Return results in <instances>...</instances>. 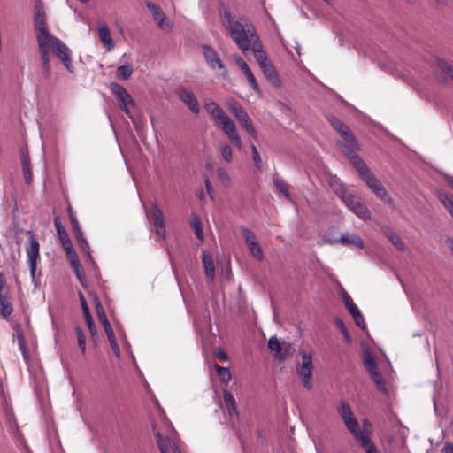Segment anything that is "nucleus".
Instances as JSON below:
<instances>
[{"instance_id": "62", "label": "nucleus", "mask_w": 453, "mask_h": 453, "mask_svg": "<svg viewBox=\"0 0 453 453\" xmlns=\"http://www.w3.org/2000/svg\"><path fill=\"white\" fill-rule=\"evenodd\" d=\"M217 357L219 360L225 362L227 360L228 357H227V354L226 352H224L223 350H219L218 353H217Z\"/></svg>"}, {"instance_id": "60", "label": "nucleus", "mask_w": 453, "mask_h": 453, "mask_svg": "<svg viewBox=\"0 0 453 453\" xmlns=\"http://www.w3.org/2000/svg\"><path fill=\"white\" fill-rule=\"evenodd\" d=\"M42 69L44 77L48 78L50 76V64H43Z\"/></svg>"}, {"instance_id": "28", "label": "nucleus", "mask_w": 453, "mask_h": 453, "mask_svg": "<svg viewBox=\"0 0 453 453\" xmlns=\"http://www.w3.org/2000/svg\"><path fill=\"white\" fill-rule=\"evenodd\" d=\"M21 166L26 183L31 184L33 181V174L31 170L30 158L25 154L22 155Z\"/></svg>"}, {"instance_id": "64", "label": "nucleus", "mask_w": 453, "mask_h": 453, "mask_svg": "<svg viewBox=\"0 0 453 453\" xmlns=\"http://www.w3.org/2000/svg\"><path fill=\"white\" fill-rule=\"evenodd\" d=\"M81 309H82L84 319L87 318V317L92 316L91 313H90L88 305L84 306Z\"/></svg>"}, {"instance_id": "4", "label": "nucleus", "mask_w": 453, "mask_h": 453, "mask_svg": "<svg viewBox=\"0 0 453 453\" xmlns=\"http://www.w3.org/2000/svg\"><path fill=\"white\" fill-rule=\"evenodd\" d=\"M339 197L342 200L345 205L358 218L363 220L370 219L371 213L367 206L361 201V198L348 193L346 190H341L338 193Z\"/></svg>"}, {"instance_id": "37", "label": "nucleus", "mask_w": 453, "mask_h": 453, "mask_svg": "<svg viewBox=\"0 0 453 453\" xmlns=\"http://www.w3.org/2000/svg\"><path fill=\"white\" fill-rule=\"evenodd\" d=\"M386 235L396 249H398L399 250H404V243L398 234L388 231L386 233Z\"/></svg>"}, {"instance_id": "21", "label": "nucleus", "mask_w": 453, "mask_h": 453, "mask_svg": "<svg viewBox=\"0 0 453 453\" xmlns=\"http://www.w3.org/2000/svg\"><path fill=\"white\" fill-rule=\"evenodd\" d=\"M35 29L36 32V40L49 41L53 35L49 32L46 20H35Z\"/></svg>"}, {"instance_id": "31", "label": "nucleus", "mask_w": 453, "mask_h": 453, "mask_svg": "<svg viewBox=\"0 0 453 453\" xmlns=\"http://www.w3.org/2000/svg\"><path fill=\"white\" fill-rule=\"evenodd\" d=\"M273 184H274L275 188H277V190L280 191V193H282L283 196L287 199H290V192L288 190V185L282 178H280L278 176L274 177Z\"/></svg>"}, {"instance_id": "58", "label": "nucleus", "mask_w": 453, "mask_h": 453, "mask_svg": "<svg viewBox=\"0 0 453 453\" xmlns=\"http://www.w3.org/2000/svg\"><path fill=\"white\" fill-rule=\"evenodd\" d=\"M88 330H89V332H90V334H91L92 339H93L94 341H96V340H95V337L96 336V331H97V329H96V326L95 323H94V324H92L91 326H88Z\"/></svg>"}, {"instance_id": "34", "label": "nucleus", "mask_w": 453, "mask_h": 453, "mask_svg": "<svg viewBox=\"0 0 453 453\" xmlns=\"http://www.w3.org/2000/svg\"><path fill=\"white\" fill-rule=\"evenodd\" d=\"M76 336H77V343L78 347L82 355L86 354L87 345H86V334L84 331L80 326L75 327Z\"/></svg>"}, {"instance_id": "14", "label": "nucleus", "mask_w": 453, "mask_h": 453, "mask_svg": "<svg viewBox=\"0 0 453 453\" xmlns=\"http://www.w3.org/2000/svg\"><path fill=\"white\" fill-rule=\"evenodd\" d=\"M179 96L193 113L200 112L199 103L192 91L182 88L180 90Z\"/></svg>"}, {"instance_id": "33", "label": "nucleus", "mask_w": 453, "mask_h": 453, "mask_svg": "<svg viewBox=\"0 0 453 453\" xmlns=\"http://www.w3.org/2000/svg\"><path fill=\"white\" fill-rule=\"evenodd\" d=\"M371 379L375 383L377 388L380 390L381 392H387V388L385 386V380L381 374V372L379 370L373 371L372 372L369 373Z\"/></svg>"}, {"instance_id": "1", "label": "nucleus", "mask_w": 453, "mask_h": 453, "mask_svg": "<svg viewBox=\"0 0 453 453\" xmlns=\"http://www.w3.org/2000/svg\"><path fill=\"white\" fill-rule=\"evenodd\" d=\"M223 25L238 48L245 52L258 42V35L253 24L246 17L234 19L227 9H224Z\"/></svg>"}, {"instance_id": "44", "label": "nucleus", "mask_w": 453, "mask_h": 453, "mask_svg": "<svg viewBox=\"0 0 453 453\" xmlns=\"http://www.w3.org/2000/svg\"><path fill=\"white\" fill-rule=\"evenodd\" d=\"M250 150H251V156H252V161H253L254 165L256 166V168L257 170H261L262 169V160H261V157H260V155H259V152H258L257 147L253 143H250Z\"/></svg>"}, {"instance_id": "39", "label": "nucleus", "mask_w": 453, "mask_h": 453, "mask_svg": "<svg viewBox=\"0 0 453 453\" xmlns=\"http://www.w3.org/2000/svg\"><path fill=\"white\" fill-rule=\"evenodd\" d=\"M191 226L195 231L196 238L203 241V234L202 223H201V220L197 217L194 216L192 218Z\"/></svg>"}, {"instance_id": "63", "label": "nucleus", "mask_w": 453, "mask_h": 453, "mask_svg": "<svg viewBox=\"0 0 453 453\" xmlns=\"http://www.w3.org/2000/svg\"><path fill=\"white\" fill-rule=\"evenodd\" d=\"M441 453H453V443H447Z\"/></svg>"}, {"instance_id": "38", "label": "nucleus", "mask_w": 453, "mask_h": 453, "mask_svg": "<svg viewBox=\"0 0 453 453\" xmlns=\"http://www.w3.org/2000/svg\"><path fill=\"white\" fill-rule=\"evenodd\" d=\"M215 368L222 382L227 383L231 380L232 375L229 368L220 366L218 364L215 365Z\"/></svg>"}, {"instance_id": "30", "label": "nucleus", "mask_w": 453, "mask_h": 453, "mask_svg": "<svg viewBox=\"0 0 453 453\" xmlns=\"http://www.w3.org/2000/svg\"><path fill=\"white\" fill-rule=\"evenodd\" d=\"M250 49L254 53V57L258 65H262V64L270 61L266 52L262 50V46L258 42L256 45H253Z\"/></svg>"}, {"instance_id": "24", "label": "nucleus", "mask_w": 453, "mask_h": 453, "mask_svg": "<svg viewBox=\"0 0 453 453\" xmlns=\"http://www.w3.org/2000/svg\"><path fill=\"white\" fill-rule=\"evenodd\" d=\"M203 265L204 267L206 277L209 278L211 280H213L215 276L213 258L211 255L206 253L205 251L203 252Z\"/></svg>"}, {"instance_id": "16", "label": "nucleus", "mask_w": 453, "mask_h": 453, "mask_svg": "<svg viewBox=\"0 0 453 453\" xmlns=\"http://www.w3.org/2000/svg\"><path fill=\"white\" fill-rule=\"evenodd\" d=\"M5 281L3 273H0V314L3 318L7 319L13 311L12 303L6 296L2 294Z\"/></svg>"}, {"instance_id": "22", "label": "nucleus", "mask_w": 453, "mask_h": 453, "mask_svg": "<svg viewBox=\"0 0 453 453\" xmlns=\"http://www.w3.org/2000/svg\"><path fill=\"white\" fill-rule=\"evenodd\" d=\"M14 337H16L19 348L26 362L29 360V355L26 345V339L22 328L19 326L15 327Z\"/></svg>"}, {"instance_id": "50", "label": "nucleus", "mask_w": 453, "mask_h": 453, "mask_svg": "<svg viewBox=\"0 0 453 453\" xmlns=\"http://www.w3.org/2000/svg\"><path fill=\"white\" fill-rule=\"evenodd\" d=\"M65 250L66 252V256H67L68 259L70 260V264H71L72 267L81 265L79 258L73 250V245L71 246L70 250L67 249Z\"/></svg>"}, {"instance_id": "41", "label": "nucleus", "mask_w": 453, "mask_h": 453, "mask_svg": "<svg viewBox=\"0 0 453 453\" xmlns=\"http://www.w3.org/2000/svg\"><path fill=\"white\" fill-rule=\"evenodd\" d=\"M437 65L438 67L446 74L450 76L451 79H453V65L447 62L445 59L439 58L437 60Z\"/></svg>"}, {"instance_id": "2", "label": "nucleus", "mask_w": 453, "mask_h": 453, "mask_svg": "<svg viewBox=\"0 0 453 453\" xmlns=\"http://www.w3.org/2000/svg\"><path fill=\"white\" fill-rule=\"evenodd\" d=\"M326 119L344 140V142H338V146L342 149L343 154L349 158V162L354 161V157H359L356 152L359 150V144L349 127L334 115H327Z\"/></svg>"}, {"instance_id": "12", "label": "nucleus", "mask_w": 453, "mask_h": 453, "mask_svg": "<svg viewBox=\"0 0 453 453\" xmlns=\"http://www.w3.org/2000/svg\"><path fill=\"white\" fill-rule=\"evenodd\" d=\"M201 48L209 67L211 69L220 70L221 75L225 77L227 74V69L223 61L219 58L216 50L212 47L206 44L202 45Z\"/></svg>"}, {"instance_id": "8", "label": "nucleus", "mask_w": 453, "mask_h": 453, "mask_svg": "<svg viewBox=\"0 0 453 453\" xmlns=\"http://www.w3.org/2000/svg\"><path fill=\"white\" fill-rule=\"evenodd\" d=\"M300 354L302 355V363L297 365L296 372L303 386L307 389H311L312 357L311 353H306L305 351H301Z\"/></svg>"}, {"instance_id": "46", "label": "nucleus", "mask_w": 453, "mask_h": 453, "mask_svg": "<svg viewBox=\"0 0 453 453\" xmlns=\"http://www.w3.org/2000/svg\"><path fill=\"white\" fill-rule=\"evenodd\" d=\"M248 248L252 256L257 260H262L264 258V253L258 242H254V245L248 246Z\"/></svg>"}, {"instance_id": "55", "label": "nucleus", "mask_w": 453, "mask_h": 453, "mask_svg": "<svg viewBox=\"0 0 453 453\" xmlns=\"http://www.w3.org/2000/svg\"><path fill=\"white\" fill-rule=\"evenodd\" d=\"M46 20V14L43 8L36 4L35 7V20Z\"/></svg>"}, {"instance_id": "51", "label": "nucleus", "mask_w": 453, "mask_h": 453, "mask_svg": "<svg viewBox=\"0 0 453 453\" xmlns=\"http://www.w3.org/2000/svg\"><path fill=\"white\" fill-rule=\"evenodd\" d=\"M155 436H156L157 443L160 452L161 453H168L167 442L161 436V434L158 431L155 432Z\"/></svg>"}, {"instance_id": "13", "label": "nucleus", "mask_w": 453, "mask_h": 453, "mask_svg": "<svg viewBox=\"0 0 453 453\" xmlns=\"http://www.w3.org/2000/svg\"><path fill=\"white\" fill-rule=\"evenodd\" d=\"M325 241L330 244L342 243L343 245H353L359 249L364 248V242L357 234L345 233L341 235L340 239L325 238Z\"/></svg>"}, {"instance_id": "59", "label": "nucleus", "mask_w": 453, "mask_h": 453, "mask_svg": "<svg viewBox=\"0 0 453 453\" xmlns=\"http://www.w3.org/2000/svg\"><path fill=\"white\" fill-rule=\"evenodd\" d=\"M78 296H79L81 308L84 306H87L88 305L87 301L85 299L83 293L81 290H78Z\"/></svg>"}, {"instance_id": "6", "label": "nucleus", "mask_w": 453, "mask_h": 453, "mask_svg": "<svg viewBox=\"0 0 453 453\" xmlns=\"http://www.w3.org/2000/svg\"><path fill=\"white\" fill-rule=\"evenodd\" d=\"M50 48L52 49L53 54L61 60L66 70L73 73L74 72L72 64L71 50L58 37L52 36L49 39Z\"/></svg>"}, {"instance_id": "53", "label": "nucleus", "mask_w": 453, "mask_h": 453, "mask_svg": "<svg viewBox=\"0 0 453 453\" xmlns=\"http://www.w3.org/2000/svg\"><path fill=\"white\" fill-rule=\"evenodd\" d=\"M107 338H108V341L110 342V345H111V348L112 351L114 352V354L117 357H119V354H120V349H119V344L117 342L115 334H109V335H107Z\"/></svg>"}, {"instance_id": "48", "label": "nucleus", "mask_w": 453, "mask_h": 453, "mask_svg": "<svg viewBox=\"0 0 453 453\" xmlns=\"http://www.w3.org/2000/svg\"><path fill=\"white\" fill-rule=\"evenodd\" d=\"M282 344L279 342L276 336H272L268 341V348L275 352V355L282 350Z\"/></svg>"}, {"instance_id": "43", "label": "nucleus", "mask_w": 453, "mask_h": 453, "mask_svg": "<svg viewBox=\"0 0 453 453\" xmlns=\"http://www.w3.org/2000/svg\"><path fill=\"white\" fill-rule=\"evenodd\" d=\"M242 235L244 238L247 246L254 245L257 242L255 234L247 227L242 228Z\"/></svg>"}, {"instance_id": "9", "label": "nucleus", "mask_w": 453, "mask_h": 453, "mask_svg": "<svg viewBox=\"0 0 453 453\" xmlns=\"http://www.w3.org/2000/svg\"><path fill=\"white\" fill-rule=\"evenodd\" d=\"M223 132L227 135L228 139L238 150L242 147V142L240 134L237 132L234 122L228 115L223 116L219 121L216 122Z\"/></svg>"}, {"instance_id": "54", "label": "nucleus", "mask_w": 453, "mask_h": 453, "mask_svg": "<svg viewBox=\"0 0 453 453\" xmlns=\"http://www.w3.org/2000/svg\"><path fill=\"white\" fill-rule=\"evenodd\" d=\"M351 315H352V317L355 320V323L357 326H359L361 328L365 327V319H364L362 313L360 312L359 309H357L356 311H354Z\"/></svg>"}, {"instance_id": "36", "label": "nucleus", "mask_w": 453, "mask_h": 453, "mask_svg": "<svg viewBox=\"0 0 453 453\" xmlns=\"http://www.w3.org/2000/svg\"><path fill=\"white\" fill-rule=\"evenodd\" d=\"M68 211H69L70 221H71V225H72V228H73L74 235L75 236L81 235V234H83L82 230L80 226L77 218L75 217V215L72 210V207H70V206L68 207Z\"/></svg>"}, {"instance_id": "27", "label": "nucleus", "mask_w": 453, "mask_h": 453, "mask_svg": "<svg viewBox=\"0 0 453 453\" xmlns=\"http://www.w3.org/2000/svg\"><path fill=\"white\" fill-rule=\"evenodd\" d=\"M224 402L229 415L238 414L236 402L234 395L226 389L223 391Z\"/></svg>"}, {"instance_id": "17", "label": "nucleus", "mask_w": 453, "mask_h": 453, "mask_svg": "<svg viewBox=\"0 0 453 453\" xmlns=\"http://www.w3.org/2000/svg\"><path fill=\"white\" fill-rule=\"evenodd\" d=\"M146 6L150 11L155 20L157 21V24L161 27H171L169 21L162 9L150 1L146 2Z\"/></svg>"}, {"instance_id": "45", "label": "nucleus", "mask_w": 453, "mask_h": 453, "mask_svg": "<svg viewBox=\"0 0 453 453\" xmlns=\"http://www.w3.org/2000/svg\"><path fill=\"white\" fill-rule=\"evenodd\" d=\"M335 325L337 326V327L340 329V331L342 332L345 341L348 342V343H350L351 342V336L350 334H349V331L347 329V326H345L344 322L342 319H339V318H336L335 319Z\"/></svg>"}, {"instance_id": "29", "label": "nucleus", "mask_w": 453, "mask_h": 453, "mask_svg": "<svg viewBox=\"0 0 453 453\" xmlns=\"http://www.w3.org/2000/svg\"><path fill=\"white\" fill-rule=\"evenodd\" d=\"M39 52L41 55L42 65L50 64V43L49 41L39 40L38 42Z\"/></svg>"}, {"instance_id": "20", "label": "nucleus", "mask_w": 453, "mask_h": 453, "mask_svg": "<svg viewBox=\"0 0 453 453\" xmlns=\"http://www.w3.org/2000/svg\"><path fill=\"white\" fill-rule=\"evenodd\" d=\"M204 109L207 113L213 119L215 123L226 115V112L223 111V109L213 101L205 102Z\"/></svg>"}, {"instance_id": "26", "label": "nucleus", "mask_w": 453, "mask_h": 453, "mask_svg": "<svg viewBox=\"0 0 453 453\" xmlns=\"http://www.w3.org/2000/svg\"><path fill=\"white\" fill-rule=\"evenodd\" d=\"M153 225L156 228H162L165 224L163 212L157 204L153 203L150 208Z\"/></svg>"}, {"instance_id": "56", "label": "nucleus", "mask_w": 453, "mask_h": 453, "mask_svg": "<svg viewBox=\"0 0 453 453\" xmlns=\"http://www.w3.org/2000/svg\"><path fill=\"white\" fill-rule=\"evenodd\" d=\"M204 185H205L207 193L209 194V196L211 197H212L213 188H212L211 183L208 178L205 179Z\"/></svg>"}, {"instance_id": "49", "label": "nucleus", "mask_w": 453, "mask_h": 453, "mask_svg": "<svg viewBox=\"0 0 453 453\" xmlns=\"http://www.w3.org/2000/svg\"><path fill=\"white\" fill-rule=\"evenodd\" d=\"M220 153L224 160L227 163L232 162V150L227 143H224L220 145Z\"/></svg>"}, {"instance_id": "47", "label": "nucleus", "mask_w": 453, "mask_h": 453, "mask_svg": "<svg viewBox=\"0 0 453 453\" xmlns=\"http://www.w3.org/2000/svg\"><path fill=\"white\" fill-rule=\"evenodd\" d=\"M75 273L76 278L82 287L87 288V279L81 265L72 267Z\"/></svg>"}, {"instance_id": "35", "label": "nucleus", "mask_w": 453, "mask_h": 453, "mask_svg": "<svg viewBox=\"0 0 453 453\" xmlns=\"http://www.w3.org/2000/svg\"><path fill=\"white\" fill-rule=\"evenodd\" d=\"M364 366L365 370L368 372V373H371L373 371L378 370L375 359L368 352L364 355Z\"/></svg>"}, {"instance_id": "11", "label": "nucleus", "mask_w": 453, "mask_h": 453, "mask_svg": "<svg viewBox=\"0 0 453 453\" xmlns=\"http://www.w3.org/2000/svg\"><path fill=\"white\" fill-rule=\"evenodd\" d=\"M40 244L34 234H30L28 244L26 246V252L29 265L30 275L33 280L35 279L37 260L39 258Z\"/></svg>"}, {"instance_id": "52", "label": "nucleus", "mask_w": 453, "mask_h": 453, "mask_svg": "<svg viewBox=\"0 0 453 453\" xmlns=\"http://www.w3.org/2000/svg\"><path fill=\"white\" fill-rule=\"evenodd\" d=\"M79 248L85 253L88 254L90 251L89 245L83 234L80 236H75Z\"/></svg>"}, {"instance_id": "61", "label": "nucleus", "mask_w": 453, "mask_h": 453, "mask_svg": "<svg viewBox=\"0 0 453 453\" xmlns=\"http://www.w3.org/2000/svg\"><path fill=\"white\" fill-rule=\"evenodd\" d=\"M156 234L160 238H165V225L162 226V228H156Z\"/></svg>"}, {"instance_id": "23", "label": "nucleus", "mask_w": 453, "mask_h": 453, "mask_svg": "<svg viewBox=\"0 0 453 453\" xmlns=\"http://www.w3.org/2000/svg\"><path fill=\"white\" fill-rule=\"evenodd\" d=\"M98 35L101 42L106 47L107 50H111L114 48V42L107 26L104 25L99 27Z\"/></svg>"}, {"instance_id": "10", "label": "nucleus", "mask_w": 453, "mask_h": 453, "mask_svg": "<svg viewBox=\"0 0 453 453\" xmlns=\"http://www.w3.org/2000/svg\"><path fill=\"white\" fill-rule=\"evenodd\" d=\"M111 92L118 97L119 107L129 117L131 112L128 108L129 104H134V100L127 91V89L119 83L111 82L110 85Z\"/></svg>"}, {"instance_id": "25", "label": "nucleus", "mask_w": 453, "mask_h": 453, "mask_svg": "<svg viewBox=\"0 0 453 453\" xmlns=\"http://www.w3.org/2000/svg\"><path fill=\"white\" fill-rule=\"evenodd\" d=\"M261 71L264 75L273 83L276 84L279 82V77L275 71L274 66L273 65L271 61L259 65Z\"/></svg>"}, {"instance_id": "7", "label": "nucleus", "mask_w": 453, "mask_h": 453, "mask_svg": "<svg viewBox=\"0 0 453 453\" xmlns=\"http://www.w3.org/2000/svg\"><path fill=\"white\" fill-rule=\"evenodd\" d=\"M228 108L232 114L236 118L240 126L253 138H257V133L252 125V121L244 111L242 106L236 101H231L228 103Z\"/></svg>"}, {"instance_id": "32", "label": "nucleus", "mask_w": 453, "mask_h": 453, "mask_svg": "<svg viewBox=\"0 0 453 453\" xmlns=\"http://www.w3.org/2000/svg\"><path fill=\"white\" fill-rule=\"evenodd\" d=\"M134 72L132 65H123L117 68L116 76L122 81L129 79Z\"/></svg>"}, {"instance_id": "40", "label": "nucleus", "mask_w": 453, "mask_h": 453, "mask_svg": "<svg viewBox=\"0 0 453 453\" xmlns=\"http://www.w3.org/2000/svg\"><path fill=\"white\" fill-rule=\"evenodd\" d=\"M342 297L346 308L348 309L350 314H352L358 309L357 306L353 303L350 296L345 290L342 291Z\"/></svg>"}, {"instance_id": "18", "label": "nucleus", "mask_w": 453, "mask_h": 453, "mask_svg": "<svg viewBox=\"0 0 453 453\" xmlns=\"http://www.w3.org/2000/svg\"><path fill=\"white\" fill-rule=\"evenodd\" d=\"M54 226L56 227L59 241L65 250L71 249L72 242L68 236V234L63 226L59 217L54 219Z\"/></svg>"}, {"instance_id": "3", "label": "nucleus", "mask_w": 453, "mask_h": 453, "mask_svg": "<svg viewBox=\"0 0 453 453\" xmlns=\"http://www.w3.org/2000/svg\"><path fill=\"white\" fill-rule=\"evenodd\" d=\"M350 164L356 168L359 176L374 193V195L388 204H393V199L388 196L381 181L377 180L360 157H354Z\"/></svg>"}, {"instance_id": "19", "label": "nucleus", "mask_w": 453, "mask_h": 453, "mask_svg": "<svg viewBox=\"0 0 453 453\" xmlns=\"http://www.w3.org/2000/svg\"><path fill=\"white\" fill-rule=\"evenodd\" d=\"M95 301H96V311L98 319L104 328L106 335H109V334H114L113 329L107 319V316L105 314L104 309L101 302L99 301V299L97 297H96Z\"/></svg>"}, {"instance_id": "15", "label": "nucleus", "mask_w": 453, "mask_h": 453, "mask_svg": "<svg viewBox=\"0 0 453 453\" xmlns=\"http://www.w3.org/2000/svg\"><path fill=\"white\" fill-rule=\"evenodd\" d=\"M234 59L252 89L257 92L259 90L258 84L245 60L239 55L234 56Z\"/></svg>"}, {"instance_id": "57", "label": "nucleus", "mask_w": 453, "mask_h": 453, "mask_svg": "<svg viewBox=\"0 0 453 453\" xmlns=\"http://www.w3.org/2000/svg\"><path fill=\"white\" fill-rule=\"evenodd\" d=\"M218 175L221 180H228V174L224 169H219Z\"/></svg>"}, {"instance_id": "42", "label": "nucleus", "mask_w": 453, "mask_h": 453, "mask_svg": "<svg viewBox=\"0 0 453 453\" xmlns=\"http://www.w3.org/2000/svg\"><path fill=\"white\" fill-rule=\"evenodd\" d=\"M292 350L293 348L290 343L283 342L282 350H280V353L276 354L275 357L280 361H284L291 355Z\"/></svg>"}, {"instance_id": "5", "label": "nucleus", "mask_w": 453, "mask_h": 453, "mask_svg": "<svg viewBox=\"0 0 453 453\" xmlns=\"http://www.w3.org/2000/svg\"><path fill=\"white\" fill-rule=\"evenodd\" d=\"M339 415L341 416L342 421L344 422L347 429L350 432V434L355 437V439H358L359 436H363L365 431H362L359 428V424L357 419L355 418L353 411L349 406V404L346 402H341L340 406L338 408Z\"/></svg>"}]
</instances>
